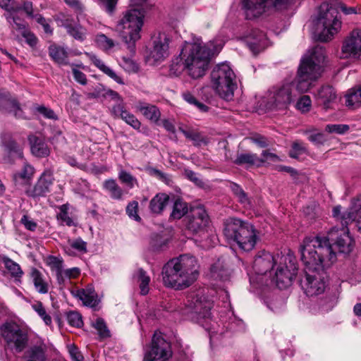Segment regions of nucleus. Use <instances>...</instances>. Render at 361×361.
Returning a JSON list of instances; mask_svg holds the SVG:
<instances>
[{"label":"nucleus","instance_id":"nucleus-23","mask_svg":"<svg viewBox=\"0 0 361 361\" xmlns=\"http://www.w3.org/2000/svg\"><path fill=\"white\" fill-rule=\"evenodd\" d=\"M315 97L318 102L323 105L324 108L327 109L334 104L337 99V94L333 87L325 85L320 87Z\"/></svg>","mask_w":361,"mask_h":361},{"label":"nucleus","instance_id":"nucleus-24","mask_svg":"<svg viewBox=\"0 0 361 361\" xmlns=\"http://www.w3.org/2000/svg\"><path fill=\"white\" fill-rule=\"evenodd\" d=\"M210 277L214 280L226 281L229 278L228 263L223 257L215 262L210 268Z\"/></svg>","mask_w":361,"mask_h":361},{"label":"nucleus","instance_id":"nucleus-39","mask_svg":"<svg viewBox=\"0 0 361 361\" xmlns=\"http://www.w3.org/2000/svg\"><path fill=\"white\" fill-rule=\"evenodd\" d=\"M259 157L253 153H238L234 163L238 165L260 166Z\"/></svg>","mask_w":361,"mask_h":361},{"label":"nucleus","instance_id":"nucleus-9","mask_svg":"<svg viewBox=\"0 0 361 361\" xmlns=\"http://www.w3.org/2000/svg\"><path fill=\"white\" fill-rule=\"evenodd\" d=\"M1 335L7 349L14 353H21L27 346V330L15 322H7L1 327Z\"/></svg>","mask_w":361,"mask_h":361},{"label":"nucleus","instance_id":"nucleus-11","mask_svg":"<svg viewBox=\"0 0 361 361\" xmlns=\"http://www.w3.org/2000/svg\"><path fill=\"white\" fill-rule=\"evenodd\" d=\"M209 224V216L202 207L193 208L187 216L185 226L188 231L193 233H202L206 239L202 241L201 246L208 249L216 244V236L209 234L204 230Z\"/></svg>","mask_w":361,"mask_h":361},{"label":"nucleus","instance_id":"nucleus-43","mask_svg":"<svg viewBox=\"0 0 361 361\" xmlns=\"http://www.w3.org/2000/svg\"><path fill=\"white\" fill-rule=\"evenodd\" d=\"M49 55L51 57L59 64H66L68 54L66 51L61 47L51 45L49 47Z\"/></svg>","mask_w":361,"mask_h":361},{"label":"nucleus","instance_id":"nucleus-57","mask_svg":"<svg viewBox=\"0 0 361 361\" xmlns=\"http://www.w3.org/2000/svg\"><path fill=\"white\" fill-rule=\"evenodd\" d=\"M61 274L62 280L58 281L59 284L63 283L66 278L69 279L77 278L80 274V270L78 267H73L65 270L63 269Z\"/></svg>","mask_w":361,"mask_h":361},{"label":"nucleus","instance_id":"nucleus-36","mask_svg":"<svg viewBox=\"0 0 361 361\" xmlns=\"http://www.w3.org/2000/svg\"><path fill=\"white\" fill-rule=\"evenodd\" d=\"M32 154L37 157H45L49 155L50 150L47 145L40 138H30Z\"/></svg>","mask_w":361,"mask_h":361},{"label":"nucleus","instance_id":"nucleus-42","mask_svg":"<svg viewBox=\"0 0 361 361\" xmlns=\"http://www.w3.org/2000/svg\"><path fill=\"white\" fill-rule=\"evenodd\" d=\"M134 279L139 284L140 293L142 295H146L149 292V276L142 269H139L134 274Z\"/></svg>","mask_w":361,"mask_h":361},{"label":"nucleus","instance_id":"nucleus-52","mask_svg":"<svg viewBox=\"0 0 361 361\" xmlns=\"http://www.w3.org/2000/svg\"><path fill=\"white\" fill-rule=\"evenodd\" d=\"M232 191L233 192L235 197L238 199V201L244 206H250V201L249 197L245 191L237 184H233L231 185Z\"/></svg>","mask_w":361,"mask_h":361},{"label":"nucleus","instance_id":"nucleus-10","mask_svg":"<svg viewBox=\"0 0 361 361\" xmlns=\"http://www.w3.org/2000/svg\"><path fill=\"white\" fill-rule=\"evenodd\" d=\"M297 98L295 86L283 83L272 87L267 92L265 106L269 109H286Z\"/></svg>","mask_w":361,"mask_h":361},{"label":"nucleus","instance_id":"nucleus-20","mask_svg":"<svg viewBox=\"0 0 361 361\" xmlns=\"http://www.w3.org/2000/svg\"><path fill=\"white\" fill-rule=\"evenodd\" d=\"M169 39L164 33H159L152 39V47L150 49L149 59L154 62H160L168 56Z\"/></svg>","mask_w":361,"mask_h":361},{"label":"nucleus","instance_id":"nucleus-2","mask_svg":"<svg viewBox=\"0 0 361 361\" xmlns=\"http://www.w3.org/2000/svg\"><path fill=\"white\" fill-rule=\"evenodd\" d=\"M222 47L221 41L218 39L207 44H204L200 39L185 42L179 56L172 61L170 71L178 75L185 71L191 78H200L205 75L211 57L218 54Z\"/></svg>","mask_w":361,"mask_h":361},{"label":"nucleus","instance_id":"nucleus-48","mask_svg":"<svg viewBox=\"0 0 361 361\" xmlns=\"http://www.w3.org/2000/svg\"><path fill=\"white\" fill-rule=\"evenodd\" d=\"M303 133L307 135V139L315 145H324L326 141V138L323 133L316 132L314 130H306Z\"/></svg>","mask_w":361,"mask_h":361},{"label":"nucleus","instance_id":"nucleus-55","mask_svg":"<svg viewBox=\"0 0 361 361\" xmlns=\"http://www.w3.org/2000/svg\"><path fill=\"white\" fill-rule=\"evenodd\" d=\"M349 129V126L346 124H329L325 128L326 132L339 135L345 133Z\"/></svg>","mask_w":361,"mask_h":361},{"label":"nucleus","instance_id":"nucleus-28","mask_svg":"<svg viewBox=\"0 0 361 361\" xmlns=\"http://www.w3.org/2000/svg\"><path fill=\"white\" fill-rule=\"evenodd\" d=\"M63 249L68 255L75 256L76 252L80 253L87 252V243L80 238H68L66 244L63 245Z\"/></svg>","mask_w":361,"mask_h":361},{"label":"nucleus","instance_id":"nucleus-30","mask_svg":"<svg viewBox=\"0 0 361 361\" xmlns=\"http://www.w3.org/2000/svg\"><path fill=\"white\" fill-rule=\"evenodd\" d=\"M113 112L116 116H119L134 129L139 130L140 128L141 123L133 114L126 110L123 105L117 104L114 106L113 107Z\"/></svg>","mask_w":361,"mask_h":361},{"label":"nucleus","instance_id":"nucleus-51","mask_svg":"<svg viewBox=\"0 0 361 361\" xmlns=\"http://www.w3.org/2000/svg\"><path fill=\"white\" fill-rule=\"evenodd\" d=\"M182 97L185 102L195 106L200 111L206 112L208 111V106L197 100V99L190 92H183L182 94Z\"/></svg>","mask_w":361,"mask_h":361},{"label":"nucleus","instance_id":"nucleus-47","mask_svg":"<svg viewBox=\"0 0 361 361\" xmlns=\"http://www.w3.org/2000/svg\"><path fill=\"white\" fill-rule=\"evenodd\" d=\"M32 309L37 312L39 317L43 320L47 326H51L52 323L51 317L47 312L45 307L41 302H37L32 305Z\"/></svg>","mask_w":361,"mask_h":361},{"label":"nucleus","instance_id":"nucleus-46","mask_svg":"<svg viewBox=\"0 0 361 361\" xmlns=\"http://www.w3.org/2000/svg\"><path fill=\"white\" fill-rule=\"evenodd\" d=\"M188 212L187 204L180 200H177L173 207L171 217L174 219H180Z\"/></svg>","mask_w":361,"mask_h":361},{"label":"nucleus","instance_id":"nucleus-8","mask_svg":"<svg viewBox=\"0 0 361 361\" xmlns=\"http://www.w3.org/2000/svg\"><path fill=\"white\" fill-rule=\"evenodd\" d=\"M341 21L336 8L324 4L320 6L316 32L322 42H329L340 31Z\"/></svg>","mask_w":361,"mask_h":361},{"label":"nucleus","instance_id":"nucleus-25","mask_svg":"<svg viewBox=\"0 0 361 361\" xmlns=\"http://www.w3.org/2000/svg\"><path fill=\"white\" fill-rule=\"evenodd\" d=\"M0 106L16 118H24L23 111L18 103L9 97L7 92H0Z\"/></svg>","mask_w":361,"mask_h":361},{"label":"nucleus","instance_id":"nucleus-63","mask_svg":"<svg viewBox=\"0 0 361 361\" xmlns=\"http://www.w3.org/2000/svg\"><path fill=\"white\" fill-rule=\"evenodd\" d=\"M0 6L10 13L18 11L21 8L19 4H14L12 0H0Z\"/></svg>","mask_w":361,"mask_h":361},{"label":"nucleus","instance_id":"nucleus-32","mask_svg":"<svg viewBox=\"0 0 361 361\" xmlns=\"http://www.w3.org/2000/svg\"><path fill=\"white\" fill-rule=\"evenodd\" d=\"M87 56L91 62L97 67L101 71L109 76L119 84H123V81L111 68L106 66L104 61L98 58L94 54H87Z\"/></svg>","mask_w":361,"mask_h":361},{"label":"nucleus","instance_id":"nucleus-5","mask_svg":"<svg viewBox=\"0 0 361 361\" xmlns=\"http://www.w3.org/2000/svg\"><path fill=\"white\" fill-rule=\"evenodd\" d=\"M147 0H130V9L127 11L118 24V28L130 54L135 52V42L140 38L144 11L142 6Z\"/></svg>","mask_w":361,"mask_h":361},{"label":"nucleus","instance_id":"nucleus-58","mask_svg":"<svg viewBox=\"0 0 361 361\" xmlns=\"http://www.w3.org/2000/svg\"><path fill=\"white\" fill-rule=\"evenodd\" d=\"M67 321L68 324L75 327H80L82 324V317L77 312H70L67 314Z\"/></svg>","mask_w":361,"mask_h":361},{"label":"nucleus","instance_id":"nucleus-60","mask_svg":"<svg viewBox=\"0 0 361 361\" xmlns=\"http://www.w3.org/2000/svg\"><path fill=\"white\" fill-rule=\"evenodd\" d=\"M138 203L136 201L130 202L126 207V212L130 218L135 221H140V217L137 214Z\"/></svg>","mask_w":361,"mask_h":361},{"label":"nucleus","instance_id":"nucleus-45","mask_svg":"<svg viewBox=\"0 0 361 361\" xmlns=\"http://www.w3.org/2000/svg\"><path fill=\"white\" fill-rule=\"evenodd\" d=\"M7 21L11 25L13 29L20 32L26 30V24L23 20L18 16V11L11 12L6 15Z\"/></svg>","mask_w":361,"mask_h":361},{"label":"nucleus","instance_id":"nucleus-15","mask_svg":"<svg viewBox=\"0 0 361 361\" xmlns=\"http://www.w3.org/2000/svg\"><path fill=\"white\" fill-rule=\"evenodd\" d=\"M170 343L161 333L155 332L153 335L149 350L145 353V361H169L172 357Z\"/></svg>","mask_w":361,"mask_h":361},{"label":"nucleus","instance_id":"nucleus-6","mask_svg":"<svg viewBox=\"0 0 361 361\" xmlns=\"http://www.w3.org/2000/svg\"><path fill=\"white\" fill-rule=\"evenodd\" d=\"M224 234L230 243H235L244 251L252 250L258 237L254 226L239 219H229L224 224Z\"/></svg>","mask_w":361,"mask_h":361},{"label":"nucleus","instance_id":"nucleus-40","mask_svg":"<svg viewBox=\"0 0 361 361\" xmlns=\"http://www.w3.org/2000/svg\"><path fill=\"white\" fill-rule=\"evenodd\" d=\"M47 264L50 267L51 270L56 274L57 281L62 280L61 273L63 267V260L61 257L49 255L46 259Z\"/></svg>","mask_w":361,"mask_h":361},{"label":"nucleus","instance_id":"nucleus-7","mask_svg":"<svg viewBox=\"0 0 361 361\" xmlns=\"http://www.w3.org/2000/svg\"><path fill=\"white\" fill-rule=\"evenodd\" d=\"M210 85L214 92L226 101L232 100L237 89L236 75L228 63L214 67L210 74Z\"/></svg>","mask_w":361,"mask_h":361},{"label":"nucleus","instance_id":"nucleus-31","mask_svg":"<svg viewBox=\"0 0 361 361\" xmlns=\"http://www.w3.org/2000/svg\"><path fill=\"white\" fill-rule=\"evenodd\" d=\"M4 152L6 154L5 160L7 162H12L17 159L23 158V149L20 145L13 140L4 142Z\"/></svg>","mask_w":361,"mask_h":361},{"label":"nucleus","instance_id":"nucleus-59","mask_svg":"<svg viewBox=\"0 0 361 361\" xmlns=\"http://www.w3.org/2000/svg\"><path fill=\"white\" fill-rule=\"evenodd\" d=\"M259 161H260V166H261L264 163L271 164V163L277 162L279 161V158L276 154H275L268 150H264V151H263V152L262 154V158H259Z\"/></svg>","mask_w":361,"mask_h":361},{"label":"nucleus","instance_id":"nucleus-19","mask_svg":"<svg viewBox=\"0 0 361 361\" xmlns=\"http://www.w3.org/2000/svg\"><path fill=\"white\" fill-rule=\"evenodd\" d=\"M211 305L202 296H190L186 305V314H195L197 319H207L210 317Z\"/></svg>","mask_w":361,"mask_h":361},{"label":"nucleus","instance_id":"nucleus-54","mask_svg":"<svg viewBox=\"0 0 361 361\" xmlns=\"http://www.w3.org/2000/svg\"><path fill=\"white\" fill-rule=\"evenodd\" d=\"M94 327L98 331V334L102 338L110 337V332L106 326L104 321L101 318H97L93 324Z\"/></svg>","mask_w":361,"mask_h":361},{"label":"nucleus","instance_id":"nucleus-64","mask_svg":"<svg viewBox=\"0 0 361 361\" xmlns=\"http://www.w3.org/2000/svg\"><path fill=\"white\" fill-rule=\"evenodd\" d=\"M304 214L309 219H315L319 212V208L315 204H311L308 205L303 209Z\"/></svg>","mask_w":361,"mask_h":361},{"label":"nucleus","instance_id":"nucleus-27","mask_svg":"<svg viewBox=\"0 0 361 361\" xmlns=\"http://www.w3.org/2000/svg\"><path fill=\"white\" fill-rule=\"evenodd\" d=\"M345 104L351 110L361 107V84L347 90L345 96Z\"/></svg>","mask_w":361,"mask_h":361},{"label":"nucleus","instance_id":"nucleus-21","mask_svg":"<svg viewBox=\"0 0 361 361\" xmlns=\"http://www.w3.org/2000/svg\"><path fill=\"white\" fill-rule=\"evenodd\" d=\"M244 40L254 54L265 49L267 45L266 35L258 29H252L244 37Z\"/></svg>","mask_w":361,"mask_h":361},{"label":"nucleus","instance_id":"nucleus-35","mask_svg":"<svg viewBox=\"0 0 361 361\" xmlns=\"http://www.w3.org/2000/svg\"><path fill=\"white\" fill-rule=\"evenodd\" d=\"M169 196L166 193L157 194L149 202L150 211L156 214H161L169 204Z\"/></svg>","mask_w":361,"mask_h":361},{"label":"nucleus","instance_id":"nucleus-62","mask_svg":"<svg viewBox=\"0 0 361 361\" xmlns=\"http://www.w3.org/2000/svg\"><path fill=\"white\" fill-rule=\"evenodd\" d=\"M34 173L35 169L33 166L28 164H25L22 171L16 175V177L18 176L23 180H29L32 177Z\"/></svg>","mask_w":361,"mask_h":361},{"label":"nucleus","instance_id":"nucleus-44","mask_svg":"<svg viewBox=\"0 0 361 361\" xmlns=\"http://www.w3.org/2000/svg\"><path fill=\"white\" fill-rule=\"evenodd\" d=\"M94 42L100 49L108 51L115 46V42L102 33H99L95 36Z\"/></svg>","mask_w":361,"mask_h":361},{"label":"nucleus","instance_id":"nucleus-13","mask_svg":"<svg viewBox=\"0 0 361 361\" xmlns=\"http://www.w3.org/2000/svg\"><path fill=\"white\" fill-rule=\"evenodd\" d=\"M336 219V220L341 221L342 228H332L328 233L327 237L317 235L314 237H307V238H322V241L324 243L326 242L331 248H332V246L331 245L329 241H335V244L339 252L348 254L352 251L353 247V240L349 235L348 230L347 228V225L348 224H345V221L339 217ZM331 250L335 253L333 249H331Z\"/></svg>","mask_w":361,"mask_h":361},{"label":"nucleus","instance_id":"nucleus-53","mask_svg":"<svg viewBox=\"0 0 361 361\" xmlns=\"http://www.w3.org/2000/svg\"><path fill=\"white\" fill-rule=\"evenodd\" d=\"M306 152V147L303 145L302 142L297 140L292 144V148L289 152V155L292 158L298 159L300 155Z\"/></svg>","mask_w":361,"mask_h":361},{"label":"nucleus","instance_id":"nucleus-61","mask_svg":"<svg viewBox=\"0 0 361 361\" xmlns=\"http://www.w3.org/2000/svg\"><path fill=\"white\" fill-rule=\"evenodd\" d=\"M68 353L72 361H83L84 358L79 349L74 344L67 345Z\"/></svg>","mask_w":361,"mask_h":361},{"label":"nucleus","instance_id":"nucleus-14","mask_svg":"<svg viewBox=\"0 0 361 361\" xmlns=\"http://www.w3.org/2000/svg\"><path fill=\"white\" fill-rule=\"evenodd\" d=\"M276 266V269L272 281H274L280 289L290 286L298 270L296 263L293 257L290 255H283Z\"/></svg>","mask_w":361,"mask_h":361},{"label":"nucleus","instance_id":"nucleus-41","mask_svg":"<svg viewBox=\"0 0 361 361\" xmlns=\"http://www.w3.org/2000/svg\"><path fill=\"white\" fill-rule=\"evenodd\" d=\"M104 188L109 192L111 197L114 200H121L124 192L115 180L109 179L104 182Z\"/></svg>","mask_w":361,"mask_h":361},{"label":"nucleus","instance_id":"nucleus-17","mask_svg":"<svg viewBox=\"0 0 361 361\" xmlns=\"http://www.w3.org/2000/svg\"><path fill=\"white\" fill-rule=\"evenodd\" d=\"M341 209V206L334 207V217L341 218L345 224L355 221L358 230L361 232V195L351 200L350 207L348 210L342 212Z\"/></svg>","mask_w":361,"mask_h":361},{"label":"nucleus","instance_id":"nucleus-29","mask_svg":"<svg viewBox=\"0 0 361 361\" xmlns=\"http://www.w3.org/2000/svg\"><path fill=\"white\" fill-rule=\"evenodd\" d=\"M0 262H2L14 281L19 283L21 282V279L24 272L23 271L20 266L8 257L6 255H0Z\"/></svg>","mask_w":361,"mask_h":361},{"label":"nucleus","instance_id":"nucleus-16","mask_svg":"<svg viewBox=\"0 0 361 361\" xmlns=\"http://www.w3.org/2000/svg\"><path fill=\"white\" fill-rule=\"evenodd\" d=\"M361 57V30H353L346 36L341 45L340 58L359 59Z\"/></svg>","mask_w":361,"mask_h":361},{"label":"nucleus","instance_id":"nucleus-34","mask_svg":"<svg viewBox=\"0 0 361 361\" xmlns=\"http://www.w3.org/2000/svg\"><path fill=\"white\" fill-rule=\"evenodd\" d=\"M30 277L37 293L46 294L49 292V284L44 279L42 274L38 269L32 268L30 271Z\"/></svg>","mask_w":361,"mask_h":361},{"label":"nucleus","instance_id":"nucleus-56","mask_svg":"<svg viewBox=\"0 0 361 361\" xmlns=\"http://www.w3.org/2000/svg\"><path fill=\"white\" fill-rule=\"evenodd\" d=\"M311 106L312 102L310 97L307 95L301 97L296 103V108L303 113L309 111Z\"/></svg>","mask_w":361,"mask_h":361},{"label":"nucleus","instance_id":"nucleus-37","mask_svg":"<svg viewBox=\"0 0 361 361\" xmlns=\"http://www.w3.org/2000/svg\"><path fill=\"white\" fill-rule=\"evenodd\" d=\"M56 219L61 225L73 226L76 224V218L69 213V205L68 204H62L59 207Z\"/></svg>","mask_w":361,"mask_h":361},{"label":"nucleus","instance_id":"nucleus-26","mask_svg":"<svg viewBox=\"0 0 361 361\" xmlns=\"http://www.w3.org/2000/svg\"><path fill=\"white\" fill-rule=\"evenodd\" d=\"M53 180L52 173L49 171H44L34 186L32 195L35 197L44 195L49 191Z\"/></svg>","mask_w":361,"mask_h":361},{"label":"nucleus","instance_id":"nucleus-38","mask_svg":"<svg viewBox=\"0 0 361 361\" xmlns=\"http://www.w3.org/2000/svg\"><path fill=\"white\" fill-rule=\"evenodd\" d=\"M137 108L147 119L152 121L156 122L160 118V111L157 106L154 105L139 103Z\"/></svg>","mask_w":361,"mask_h":361},{"label":"nucleus","instance_id":"nucleus-22","mask_svg":"<svg viewBox=\"0 0 361 361\" xmlns=\"http://www.w3.org/2000/svg\"><path fill=\"white\" fill-rule=\"evenodd\" d=\"M59 23L75 39L82 42L86 39L87 30L80 25L74 24L72 19L64 17L59 20Z\"/></svg>","mask_w":361,"mask_h":361},{"label":"nucleus","instance_id":"nucleus-1","mask_svg":"<svg viewBox=\"0 0 361 361\" xmlns=\"http://www.w3.org/2000/svg\"><path fill=\"white\" fill-rule=\"evenodd\" d=\"M300 252L301 259L306 266L300 281L301 288L307 296L319 295L326 288L324 267L336 260V253L319 238H305Z\"/></svg>","mask_w":361,"mask_h":361},{"label":"nucleus","instance_id":"nucleus-4","mask_svg":"<svg viewBox=\"0 0 361 361\" xmlns=\"http://www.w3.org/2000/svg\"><path fill=\"white\" fill-rule=\"evenodd\" d=\"M325 50L322 47L310 49L302 58L294 82L295 91L298 94L307 92L322 75L325 62Z\"/></svg>","mask_w":361,"mask_h":361},{"label":"nucleus","instance_id":"nucleus-3","mask_svg":"<svg viewBox=\"0 0 361 361\" xmlns=\"http://www.w3.org/2000/svg\"><path fill=\"white\" fill-rule=\"evenodd\" d=\"M162 281L165 286L176 290L189 287L199 276L196 258L183 255L169 260L162 268Z\"/></svg>","mask_w":361,"mask_h":361},{"label":"nucleus","instance_id":"nucleus-18","mask_svg":"<svg viewBox=\"0 0 361 361\" xmlns=\"http://www.w3.org/2000/svg\"><path fill=\"white\" fill-rule=\"evenodd\" d=\"M283 255L277 254L273 255L265 251L260 252L255 258L252 269L255 274L259 276L265 275L268 271L274 269Z\"/></svg>","mask_w":361,"mask_h":361},{"label":"nucleus","instance_id":"nucleus-50","mask_svg":"<svg viewBox=\"0 0 361 361\" xmlns=\"http://www.w3.org/2000/svg\"><path fill=\"white\" fill-rule=\"evenodd\" d=\"M120 181L125 184L128 188H133L137 183V179L130 173L124 170H121L118 173Z\"/></svg>","mask_w":361,"mask_h":361},{"label":"nucleus","instance_id":"nucleus-49","mask_svg":"<svg viewBox=\"0 0 361 361\" xmlns=\"http://www.w3.org/2000/svg\"><path fill=\"white\" fill-rule=\"evenodd\" d=\"M120 66L128 73H137L139 70L138 64L131 57L122 56Z\"/></svg>","mask_w":361,"mask_h":361},{"label":"nucleus","instance_id":"nucleus-12","mask_svg":"<svg viewBox=\"0 0 361 361\" xmlns=\"http://www.w3.org/2000/svg\"><path fill=\"white\" fill-rule=\"evenodd\" d=\"M293 3V0H242V8L246 18H258L271 8L286 9Z\"/></svg>","mask_w":361,"mask_h":361},{"label":"nucleus","instance_id":"nucleus-33","mask_svg":"<svg viewBox=\"0 0 361 361\" xmlns=\"http://www.w3.org/2000/svg\"><path fill=\"white\" fill-rule=\"evenodd\" d=\"M75 296L86 306L93 307L97 305V296L92 287L77 290Z\"/></svg>","mask_w":361,"mask_h":361}]
</instances>
